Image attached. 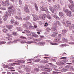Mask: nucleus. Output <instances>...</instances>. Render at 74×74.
<instances>
[{"mask_svg":"<svg viewBox=\"0 0 74 74\" xmlns=\"http://www.w3.org/2000/svg\"><path fill=\"white\" fill-rule=\"evenodd\" d=\"M62 34L63 33H66V32H67V31L65 29H64L62 30Z\"/></svg>","mask_w":74,"mask_h":74,"instance_id":"obj_48","label":"nucleus"},{"mask_svg":"<svg viewBox=\"0 0 74 74\" xmlns=\"http://www.w3.org/2000/svg\"><path fill=\"white\" fill-rule=\"evenodd\" d=\"M53 7L54 8L51 11L52 13H54L55 12V11L56 10H58V7H57L56 5L53 6Z\"/></svg>","mask_w":74,"mask_h":74,"instance_id":"obj_12","label":"nucleus"},{"mask_svg":"<svg viewBox=\"0 0 74 74\" xmlns=\"http://www.w3.org/2000/svg\"><path fill=\"white\" fill-rule=\"evenodd\" d=\"M64 12H66L67 15L70 17L71 16V12L69 11L67 9H64Z\"/></svg>","mask_w":74,"mask_h":74,"instance_id":"obj_10","label":"nucleus"},{"mask_svg":"<svg viewBox=\"0 0 74 74\" xmlns=\"http://www.w3.org/2000/svg\"><path fill=\"white\" fill-rule=\"evenodd\" d=\"M34 60V59H29L27 60V61L28 62L29 61H31L32 60Z\"/></svg>","mask_w":74,"mask_h":74,"instance_id":"obj_57","label":"nucleus"},{"mask_svg":"<svg viewBox=\"0 0 74 74\" xmlns=\"http://www.w3.org/2000/svg\"><path fill=\"white\" fill-rule=\"evenodd\" d=\"M69 27V30H73L74 29V24H72L70 25Z\"/></svg>","mask_w":74,"mask_h":74,"instance_id":"obj_14","label":"nucleus"},{"mask_svg":"<svg viewBox=\"0 0 74 74\" xmlns=\"http://www.w3.org/2000/svg\"><path fill=\"white\" fill-rule=\"evenodd\" d=\"M70 2V3L71 4H72L73 3V1L72 0H68Z\"/></svg>","mask_w":74,"mask_h":74,"instance_id":"obj_60","label":"nucleus"},{"mask_svg":"<svg viewBox=\"0 0 74 74\" xmlns=\"http://www.w3.org/2000/svg\"><path fill=\"white\" fill-rule=\"evenodd\" d=\"M45 67V66H38V68H42V67H43V68H44V67Z\"/></svg>","mask_w":74,"mask_h":74,"instance_id":"obj_50","label":"nucleus"},{"mask_svg":"<svg viewBox=\"0 0 74 74\" xmlns=\"http://www.w3.org/2000/svg\"><path fill=\"white\" fill-rule=\"evenodd\" d=\"M3 31L4 32V33H7L8 32V30L7 29V28H5L3 29Z\"/></svg>","mask_w":74,"mask_h":74,"instance_id":"obj_33","label":"nucleus"},{"mask_svg":"<svg viewBox=\"0 0 74 74\" xmlns=\"http://www.w3.org/2000/svg\"><path fill=\"white\" fill-rule=\"evenodd\" d=\"M26 21H28L30 19V17L29 16H27L26 17Z\"/></svg>","mask_w":74,"mask_h":74,"instance_id":"obj_44","label":"nucleus"},{"mask_svg":"<svg viewBox=\"0 0 74 74\" xmlns=\"http://www.w3.org/2000/svg\"><path fill=\"white\" fill-rule=\"evenodd\" d=\"M71 22L70 21H67L66 22V27H69L71 25Z\"/></svg>","mask_w":74,"mask_h":74,"instance_id":"obj_13","label":"nucleus"},{"mask_svg":"<svg viewBox=\"0 0 74 74\" xmlns=\"http://www.w3.org/2000/svg\"><path fill=\"white\" fill-rule=\"evenodd\" d=\"M67 68L71 69H73V66H66V68H63L62 69V72H65V71H68V70H69V69H68Z\"/></svg>","mask_w":74,"mask_h":74,"instance_id":"obj_8","label":"nucleus"},{"mask_svg":"<svg viewBox=\"0 0 74 74\" xmlns=\"http://www.w3.org/2000/svg\"><path fill=\"white\" fill-rule=\"evenodd\" d=\"M34 5L35 8V10L37 11H38V7H37V4H36V3H35Z\"/></svg>","mask_w":74,"mask_h":74,"instance_id":"obj_26","label":"nucleus"},{"mask_svg":"<svg viewBox=\"0 0 74 74\" xmlns=\"http://www.w3.org/2000/svg\"><path fill=\"white\" fill-rule=\"evenodd\" d=\"M38 45H41V46H44L45 44V42H40L38 43Z\"/></svg>","mask_w":74,"mask_h":74,"instance_id":"obj_22","label":"nucleus"},{"mask_svg":"<svg viewBox=\"0 0 74 74\" xmlns=\"http://www.w3.org/2000/svg\"><path fill=\"white\" fill-rule=\"evenodd\" d=\"M47 14V18H48V19H51L52 18V17L51 15L49 14V11H48V13Z\"/></svg>","mask_w":74,"mask_h":74,"instance_id":"obj_25","label":"nucleus"},{"mask_svg":"<svg viewBox=\"0 0 74 74\" xmlns=\"http://www.w3.org/2000/svg\"><path fill=\"white\" fill-rule=\"evenodd\" d=\"M58 38L56 37L55 38V40H54V42H58V41L60 40V38H61V37H62V34H58Z\"/></svg>","mask_w":74,"mask_h":74,"instance_id":"obj_9","label":"nucleus"},{"mask_svg":"<svg viewBox=\"0 0 74 74\" xmlns=\"http://www.w3.org/2000/svg\"><path fill=\"white\" fill-rule=\"evenodd\" d=\"M48 24L47 23H45V26H46V27H47V26H48Z\"/></svg>","mask_w":74,"mask_h":74,"instance_id":"obj_56","label":"nucleus"},{"mask_svg":"<svg viewBox=\"0 0 74 74\" xmlns=\"http://www.w3.org/2000/svg\"><path fill=\"white\" fill-rule=\"evenodd\" d=\"M41 40V38H38V39H37L36 40V41H40V40Z\"/></svg>","mask_w":74,"mask_h":74,"instance_id":"obj_58","label":"nucleus"},{"mask_svg":"<svg viewBox=\"0 0 74 74\" xmlns=\"http://www.w3.org/2000/svg\"><path fill=\"white\" fill-rule=\"evenodd\" d=\"M24 10L25 12H26L27 13H29V10L28 8L27 7H25L24 8Z\"/></svg>","mask_w":74,"mask_h":74,"instance_id":"obj_18","label":"nucleus"},{"mask_svg":"<svg viewBox=\"0 0 74 74\" xmlns=\"http://www.w3.org/2000/svg\"><path fill=\"white\" fill-rule=\"evenodd\" d=\"M17 12L18 14H21V10H20V9H18L17 10Z\"/></svg>","mask_w":74,"mask_h":74,"instance_id":"obj_34","label":"nucleus"},{"mask_svg":"<svg viewBox=\"0 0 74 74\" xmlns=\"http://www.w3.org/2000/svg\"><path fill=\"white\" fill-rule=\"evenodd\" d=\"M0 9H1V10H6V8H0Z\"/></svg>","mask_w":74,"mask_h":74,"instance_id":"obj_62","label":"nucleus"},{"mask_svg":"<svg viewBox=\"0 0 74 74\" xmlns=\"http://www.w3.org/2000/svg\"><path fill=\"white\" fill-rule=\"evenodd\" d=\"M33 37H35V38H38V36L35 34Z\"/></svg>","mask_w":74,"mask_h":74,"instance_id":"obj_51","label":"nucleus"},{"mask_svg":"<svg viewBox=\"0 0 74 74\" xmlns=\"http://www.w3.org/2000/svg\"><path fill=\"white\" fill-rule=\"evenodd\" d=\"M32 16L34 18H35L36 17V16H37L35 14H32Z\"/></svg>","mask_w":74,"mask_h":74,"instance_id":"obj_63","label":"nucleus"},{"mask_svg":"<svg viewBox=\"0 0 74 74\" xmlns=\"http://www.w3.org/2000/svg\"><path fill=\"white\" fill-rule=\"evenodd\" d=\"M20 38H22L23 39H24V40L21 41V44H25V43H27L28 44H32V43H33V41H29L27 42H26V40H27V38L25 37H20Z\"/></svg>","mask_w":74,"mask_h":74,"instance_id":"obj_2","label":"nucleus"},{"mask_svg":"<svg viewBox=\"0 0 74 74\" xmlns=\"http://www.w3.org/2000/svg\"><path fill=\"white\" fill-rule=\"evenodd\" d=\"M40 59H38L34 61V62H40Z\"/></svg>","mask_w":74,"mask_h":74,"instance_id":"obj_47","label":"nucleus"},{"mask_svg":"<svg viewBox=\"0 0 74 74\" xmlns=\"http://www.w3.org/2000/svg\"><path fill=\"white\" fill-rule=\"evenodd\" d=\"M15 18L17 19H18V20H20V21H22V18L21 16H15Z\"/></svg>","mask_w":74,"mask_h":74,"instance_id":"obj_23","label":"nucleus"},{"mask_svg":"<svg viewBox=\"0 0 74 74\" xmlns=\"http://www.w3.org/2000/svg\"><path fill=\"white\" fill-rule=\"evenodd\" d=\"M61 46H62V47H66V46H69V45H67L66 44H62L61 45Z\"/></svg>","mask_w":74,"mask_h":74,"instance_id":"obj_46","label":"nucleus"},{"mask_svg":"<svg viewBox=\"0 0 74 74\" xmlns=\"http://www.w3.org/2000/svg\"><path fill=\"white\" fill-rule=\"evenodd\" d=\"M67 41H68V40H67V38H64V40H63V41H64V42H67Z\"/></svg>","mask_w":74,"mask_h":74,"instance_id":"obj_49","label":"nucleus"},{"mask_svg":"<svg viewBox=\"0 0 74 74\" xmlns=\"http://www.w3.org/2000/svg\"><path fill=\"white\" fill-rule=\"evenodd\" d=\"M42 16H43V14H40L39 15V17L40 19H41L42 17Z\"/></svg>","mask_w":74,"mask_h":74,"instance_id":"obj_36","label":"nucleus"},{"mask_svg":"<svg viewBox=\"0 0 74 74\" xmlns=\"http://www.w3.org/2000/svg\"><path fill=\"white\" fill-rule=\"evenodd\" d=\"M69 44H71L72 45L73 44H74V42H69Z\"/></svg>","mask_w":74,"mask_h":74,"instance_id":"obj_59","label":"nucleus"},{"mask_svg":"<svg viewBox=\"0 0 74 74\" xmlns=\"http://www.w3.org/2000/svg\"><path fill=\"white\" fill-rule=\"evenodd\" d=\"M34 28V26L31 25H29V27H26V29H31L32 30H33Z\"/></svg>","mask_w":74,"mask_h":74,"instance_id":"obj_21","label":"nucleus"},{"mask_svg":"<svg viewBox=\"0 0 74 74\" xmlns=\"http://www.w3.org/2000/svg\"><path fill=\"white\" fill-rule=\"evenodd\" d=\"M14 7V5L13 4H12L9 7L8 10V11L9 13H10L11 14H15L16 12V10L15 8H13L12 9L10 10V9H12Z\"/></svg>","mask_w":74,"mask_h":74,"instance_id":"obj_1","label":"nucleus"},{"mask_svg":"<svg viewBox=\"0 0 74 74\" xmlns=\"http://www.w3.org/2000/svg\"><path fill=\"white\" fill-rule=\"evenodd\" d=\"M16 63H22V60H17L15 61Z\"/></svg>","mask_w":74,"mask_h":74,"instance_id":"obj_35","label":"nucleus"},{"mask_svg":"<svg viewBox=\"0 0 74 74\" xmlns=\"http://www.w3.org/2000/svg\"><path fill=\"white\" fill-rule=\"evenodd\" d=\"M19 4L20 5H22V1L21 0H18Z\"/></svg>","mask_w":74,"mask_h":74,"instance_id":"obj_40","label":"nucleus"},{"mask_svg":"<svg viewBox=\"0 0 74 74\" xmlns=\"http://www.w3.org/2000/svg\"><path fill=\"white\" fill-rule=\"evenodd\" d=\"M7 35L8 37H12V35L11 34H7Z\"/></svg>","mask_w":74,"mask_h":74,"instance_id":"obj_43","label":"nucleus"},{"mask_svg":"<svg viewBox=\"0 0 74 74\" xmlns=\"http://www.w3.org/2000/svg\"><path fill=\"white\" fill-rule=\"evenodd\" d=\"M12 27H13V26H12V25H8V26L7 28H8V29H12Z\"/></svg>","mask_w":74,"mask_h":74,"instance_id":"obj_31","label":"nucleus"},{"mask_svg":"<svg viewBox=\"0 0 74 74\" xmlns=\"http://www.w3.org/2000/svg\"><path fill=\"white\" fill-rule=\"evenodd\" d=\"M59 16H60V17L61 18H64V13H63V12H60L59 13Z\"/></svg>","mask_w":74,"mask_h":74,"instance_id":"obj_16","label":"nucleus"},{"mask_svg":"<svg viewBox=\"0 0 74 74\" xmlns=\"http://www.w3.org/2000/svg\"><path fill=\"white\" fill-rule=\"evenodd\" d=\"M12 34L14 36H16L18 35V34L16 32H13L12 33Z\"/></svg>","mask_w":74,"mask_h":74,"instance_id":"obj_29","label":"nucleus"},{"mask_svg":"<svg viewBox=\"0 0 74 74\" xmlns=\"http://www.w3.org/2000/svg\"><path fill=\"white\" fill-rule=\"evenodd\" d=\"M8 62H12V60H10L8 61Z\"/></svg>","mask_w":74,"mask_h":74,"instance_id":"obj_64","label":"nucleus"},{"mask_svg":"<svg viewBox=\"0 0 74 74\" xmlns=\"http://www.w3.org/2000/svg\"><path fill=\"white\" fill-rule=\"evenodd\" d=\"M21 41H23V40H22L21 39L15 40H14V41H12V43H13H13H14L15 44H16V43H17V42L18 41H20L21 42ZM21 42H20V43H21Z\"/></svg>","mask_w":74,"mask_h":74,"instance_id":"obj_15","label":"nucleus"},{"mask_svg":"<svg viewBox=\"0 0 74 74\" xmlns=\"http://www.w3.org/2000/svg\"><path fill=\"white\" fill-rule=\"evenodd\" d=\"M15 22V20L13 19H12L10 20V22L11 23H14Z\"/></svg>","mask_w":74,"mask_h":74,"instance_id":"obj_39","label":"nucleus"},{"mask_svg":"<svg viewBox=\"0 0 74 74\" xmlns=\"http://www.w3.org/2000/svg\"><path fill=\"white\" fill-rule=\"evenodd\" d=\"M36 34L34 32H31L30 34L28 33L27 34V36H32L34 37Z\"/></svg>","mask_w":74,"mask_h":74,"instance_id":"obj_17","label":"nucleus"},{"mask_svg":"<svg viewBox=\"0 0 74 74\" xmlns=\"http://www.w3.org/2000/svg\"><path fill=\"white\" fill-rule=\"evenodd\" d=\"M31 70V68L30 67H28L26 69V71L27 72H30Z\"/></svg>","mask_w":74,"mask_h":74,"instance_id":"obj_30","label":"nucleus"},{"mask_svg":"<svg viewBox=\"0 0 74 74\" xmlns=\"http://www.w3.org/2000/svg\"><path fill=\"white\" fill-rule=\"evenodd\" d=\"M68 62V60L66 59H64L62 60H61L60 61V62H57V64H61V65H65V64H67V63Z\"/></svg>","mask_w":74,"mask_h":74,"instance_id":"obj_5","label":"nucleus"},{"mask_svg":"<svg viewBox=\"0 0 74 74\" xmlns=\"http://www.w3.org/2000/svg\"><path fill=\"white\" fill-rule=\"evenodd\" d=\"M34 18L35 19H36V20H38L40 19L39 17H38V16L37 15Z\"/></svg>","mask_w":74,"mask_h":74,"instance_id":"obj_41","label":"nucleus"},{"mask_svg":"<svg viewBox=\"0 0 74 74\" xmlns=\"http://www.w3.org/2000/svg\"><path fill=\"white\" fill-rule=\"evenodd\" d=\"M44 69H45V70L47 72H50V71H52V69H51L48 68L44 67Z\"/></svg>","mask_w":74,"mask_h":74,"instance_id":"obj_19","label":"nucleus"},{"mask_svg":"<svg viewBox=\"0 0 74 74\" xmlns=\"http://www.w3.org/2000/svg\"><path fill=\"white\" fill-rule=\"evenodd\" d=\"M58 33L57 32H55L52 34L51 36L52 37H56L58 35Z\"/></svg>","mask_w":74,"mask_h":74,"instance_id":"obj_20","label":"nucleus"},{"mask_svg":"<svg viewBox=\"0 0 74 74\" xmlns=\"http://www.w3.org/2000/svg\"><path fill=\"white\" fill-rule=\"evenodd\" d=\"M49 8L50 11L51 10L53 9V8L51 7V6H49Z\"/></svg>","mask_w":74,"mask_h":74,"instance_id":"obj_55","label":"nucleus"},{"mask_svg":"<svg viewBox=\"0 0 74 74\" xmlns=\"http://www.w3.org/2000/svg\"><path fill=\"white\" fill-rule=\"evenodd\" d=\"M31 25H32V23H31L30 22L27 21L26 22L25 24H23V26L26 29V27L27 26V27H29L28 26Z\"/></svg>","mask_w":74,"mask_h":74,"instance_id":"obj_11","label":"nucleus"},{"mask_svg":"<svg viewBox=\"0 0 74 74\" xmlns=\"http://www.w3.org/2000/svg\"><path fill=\"white\" fill-rule=\"evenodd\" d=\"M46 29L48 32H49L51 30V29L49 27H47Z\"/></svg>","mask_w":74,"mask_h":74,"instance_id":"obj_37","label":"nucleus"},{"mask_svg":"<svg viewBox=\"0 0 74 74\" xmlns=\"http://www.w3.org/2000/svg\"><path fill=\"white\" fill-rule=\"evenodd\" d=\"M16 29L17 30H18V31H20V32H21L23 30L22 28H21V27H17Z\"/></svg>","mask_w":74,"mask_h":74,"instance_id":"obj_27","label":"nucleus"},{"mask_svg":"<svg viewBox=\"0 0 74 74\" xmlns=\"http://www.w3.org/2000/svg\"><path fill=\"white\" fill-rule=\"evenodd\" d=\"M34 70L35 71H39V70L38 68H35L34 69Z\"/></svg>","mask_w":74,"mask_h":74,"instance_id":"obj_54","label":"nucleus"},{"mask_svg":"<svg viewBox=\"0 0 74 74\" xmlns=\"http://www.w3.org/2000/svg\"><path fill=\"white\" fill-rule=\"evenodd\" d=\"M40 74H47V72H43L41 73Z\"/></svg>","mask_w":74,"mask_h":74,"instance_id":"obj_61","label":"nucleus"},{"mask_svg":"<svg viewBox=\"0 0 74 74\" xmlns=\"http://www.w3.org/2000/svg\"><path fill=\"white\" fill-rule=\"evenodd\" d=\"M46 17V14H43V15L42 16V18L41 19H43V20H45Z\"/></svg>","mask_w":74,"mask_h":74,"instance_id":"obj_28","label":"nucleus"},{"mask_svg":"<svg viewBox=\"0 0 74 74\" xmlns=\"http://www.w3.org/2000/svg\"><path fill=\"white\" fill-rule=\"evenodd\" d=\"M0 3L2 5H5V6H8L10 5V3H9V1L8 0H6L5 2H4V0H1L0 1Z\"/></svg>","mask_w":74,"mask_h":74,"instance_id":"obj_4","label":"nucleus"},{"mask_svg":"<svg viewBox=\"0 0 74 74\" xmlns=\"http://www.w3.org/2000/svg\"><path fill=\"white\" fill-rule=\"evenodd\" d=\"M41 7L40 9L41 11H44L45 10L46 13L48 14V9L47 8H44V4L42 2L41 3Z\"/></svg>","mask_w":74,"mask_h":74,"instance_id":"obj_3","label":"nucleus"},{"mask_svg":"<svg viewBox=\"0 0 74 74\" xmlns=\"http://www.w3.org/2000/svg\"><path fill=\"white\" fill-rule=\"evenodd\" d=\"M58 73H59L58 72H55V71H53V74H58Z\"/></svg>","mask_w":74,"mask_h":74,"instance_id":"obj_52","label":"nucleus"},{"mask_svg":"<svg viewBox=\"0 0 74 74\" xmlns=\"http://www.w3.org/2000/svg\"><path fill=\"white\" fill-rule=\"evenodd\" d=\"M6 43V42L4 41H0V45L1 44H5Z\"/></svg>","mask_w":74,"mask_h":74,"instance_id":"obj_32","label":"nucleus"},{"mask_svg":"<svg viewBox=\"0 0 74 74\" xmlns=\"http://www.w3.org/2000/svg\"><path fill=\"white\" fill-rule=\"evenodd\" d=\"M50 42V44H51V45H58V44H57V43H54L53 42Z\"/></svg>","mask_w":74,"mask_h":74,"instance_id":"obj_42","label":"nucleus"},{"mask_svg":"<svg viewBox=\"0 0 74 74\" xmlns=\"http://www.w3.org/2000/svg\"><path fill=\"white\" fill-rule=\"evenodd\" d=\"M13 44L12 43V41H10V42H8L7 43V45H8L9 44V45H10V44Z\"/></svg>","mask_w":74,"mask_h":74,"instance_id":"obj_45","label":"nucleus"},{"mask_svg":"<svg viewBox=\"0 0 74 74\" xmlns=\"http://www.w3.org/2000/svg\"><path fill=\"white\" fill-rule=\"evenodd\" d=\"M53 67H54V68H56L57 67V66H56L54 65L53 64H52L51 63H49Z\"/></svg>","mask_w":74,"mask_h":74,"instance_id":"obj_38","label":"nucleus"},{"mask_svg":"<svg viewBox=\"0 0 74 74\" xmlns=\"http://www.w3.org/2000/svg\"><path fill=\"white\" fill-rule=\"evenodd\" d=\"M51 29L53 31L57 30L58 29V26L56 23H54L53 24V26L51 27Z\"/></svg>","mask_w":74,"mask_h":74,"instance_id":"obj_7","label":"nucleus"},{"mask_svg":"<svg viewBox=\"0 0 74 74\" xmlns=\"http://www.w3.org/2000/svg\"><path fill=\"white\" fill-rule=\"evenodd\" d=\"M53 18L56 19V18H58V19H59V17L58 16H56V14H53Z\"/></svg>","mask_w":74,"mask_h":74,"instance_id":"obj_24","label":"nucleus"},{"mask_svg":"<svg viewBox=\"0 0 74 74\" xmlns=\"http://www.w3.org/2000/svg\"><path fill=\"white\" fill-rule=\"evenodd\" d=\"M5 16L3 17V19L4 21H6L7 19V18L8 16H11V14L10 13L6 11L5 12Z\"/></svg>","mask_w":74,"mask_h":74,"instance_id":"obj_6","label":"nucleus"},{"mask_svg":"<svg viewBox=\"0 0 74 74\" xmlns=\"http://www.w3.org/2000/svg\"><path fill=\"white\" fill-rule=\"evenodd\" d=\"M14 25H19V23L18 22H15L14 23Z\"/></svg>","mask_w":74,"mask_h":74,"instance_id":"obj_53","label":"nucleus"}]
</instances>
